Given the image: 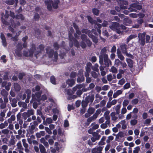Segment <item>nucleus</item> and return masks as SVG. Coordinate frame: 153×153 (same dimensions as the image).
Listing matches in <instances>:
<instances>
[{"label":"nucleus","mask_w":153,"mask_h":153,"mask_svg":"<svg viewBox=\"0 0 153 153\" xmlns=\"http://www.w3.org/2000/svg\"><path fill=\"white\" fill-rule=\"evenodd\" d=\"M142 8V5L137 3L131 4L129 5V7L128 8V10H125L123 13L126 15H128L130 12H136L137 10H140Z\"/></svg>","instance_id":"nucleus-2"},{"label":"nucleus","mask_w":153,"mask_h":153,"mask_svg":"<svg viewBox=\"0 0 153 153\" xmlns=\"http://www.w3.org/2000/svg\"><path fill=\"white\" fill-rule=\"evenodd\" d=\"M17 148L18 149L20 150H23V148L22 147V146L21 143V142H19L17 144Z\"/></svg>","instance_id":"nucleus-55"},{"label":"nucleus","mask_w":153,"mask_h":153,"mask_svg":"<svg viewBox=\"0 0 153 153\" xmlns=\"http://www.w3.org/2000/svg\"><path fill=\"white\" fill-rule=\"evenodd\" d=\"M17 100L15 98L13 99L12 100L11 103L12 106L13 107H16L17 106Z\"/></svg>","instance_id":"nucleus-29"},{"label":"nucleus","mask_w":153,"mask_h":153,"mask_svg":"<svg viewBox=\"0 0 153 153\" xmlns=\"http://www.w3.org/2000/svg\"><path fill=\"white\" fill-rule=\"evenodd\" d=\"M126 61L128 67L131 68H132L133 67V61L130 59L127 58L126 59Z\"/></svg>","instance_id":"nucleus-22"},{"label":"nucleus","mask_w":153,"mask_h":153,"mask_svg":"<svg viewBox=\"0 0 153 153\" xmlns=\"http://www.w3.org/2000/svg\"><path fill=\"white\" fill-rule=\"evenodd\" d=\"M35 33L37 35H39L41 34V30L39 29H37L34 30Z\"/></svg>","instance_id":"nucleus-64"},{"label":"nucleus","mask_w":153,"mask_h":153,"mask_svg":"<svg viewBox=\"0 0 153 153\" xmlns=\"http://www.w3.org/2000/svg\"><path fill=\"white\" fill-rule=\"evenodd\" d=\"M53 46L54 49L56 51L58 50L60 48V45L56 42L53 43Z\"/></svg>","instance_id":"nucleus-30"},{"label":"nucleus","mask_w":153,"mask_h":153,"mask_svg":"<svg viewBox=\"0 0 153 153\" xmlns=\"http://www.w3.org/2000/svg\"><path fill=\"white\" fill-rule=\"evenodd\" d=\"M15 53L17 56L19 57H21L22 54L21 53V50L16 49L15 50Z\"/></svg>","instance_id":"nucleus-32"},{"label":"nucleus","mask_w":153,"mask_h":153,"mask_svg":"<svg viewBox=\"0 0 153 153\" xmlns=\"http://www.w3.org/2000/svg\"><path fill=\"white\" fill-rule=\"evenodd\" d=\"M119 23L115 22L113 23L111 25H110L109 27L113 31H116L117 33L122 34L123 31H121L119 30Z\"/></svg>","instance_id":"nucleus-5"},{"label":"nucleus","mask_w":153,"mask_h":153,"mask_svg":"<svg viewBox=\"0 0 153 153\" xmlns=\"http://www.w3.org/2000/svg\"><path fill=\"white\" fill-rule=\"evenodd\" d=\"M40 18V16L39 14L37 13H36L35 14L34 17V19L36 21H38Z\"/></svg>","instance_id":"nucleus-42"},{"label":"nucleus","mask_w":153,"mask_h":153,"mask_svg":"<svg viewBox=\"0 0 153 153\" xmlns=\"http://www.w3.org/2000/svg\"><path fill=\"white\" fill-rule=\"evenodd\" d=\"M25 76V74L24 73H19L18 75V78L20 80H22Z\"/></svg>","instance_id":"nucleus-44"},{"label":"nucleus","mask_w":153,"mask_h":153,"mask_svg":"<svg viewBox=\"0 0 153 153\" xmlns=\"http://www.w3.org/2000/svg\"><path fill=\"white\" fill-rule=\"evenodd\" d=\"M41 88L40 86L39 85H36L35 87V90L33 89L32 91L33 92H34L35 91H39L40 90Z\"/></svg>","instance_id":"nucleus-47"},{"label":"nucleus","mask_w":153,"mask_h":153,"mask_svg":"<svg viewBox=\"0 0 153 153\" xmlns=\"http://www.w3.org/2000/svg\"><path fill=\"white\" fill-rule=\"evenodd\" d=\"M9 73L8 72H5L4 73V75L3 76V79L5 81L9 79L8 77Z\"/></svg>","instance_id":"nucleus-39"},{"label":"nucleus","mask_w":153,"mask_h":153,"mask_svg":"<svg viewBox=\"0 0 153 153\" xmlns=\"http://www.w3.org/2000/svg\"><path fill=\"white\" fill-rule=\"evenodd\" d=\"M88 20V22L91 24H95L96 25L97 24V22L95 20H94L93 18L90 16H87Z\"/></svg>","instance_id":"nucleus-23"},{"label":"nucleus","mask_w":153,"mask_h":153,"mask_svg":"<svg viewBox=\"0 0 153 153\" xmlns=\"http://www.w3.org/2000/svg\"><path fill=\"white\" fill-rule=\"evenodd\" d=\"M16 18L17 19H20L22 20H23L25 19V17L22 14H17L16 16Z\"/></svg>","instance_id":"nucleus-31"},{"label":"nucleus","mask_w":153,"mask_h":153,"mask_svg":"<svg viewBox=\"0 0 153 153\" xmlns=\"http://www.w3.org/2000/svg\"><path fill=\"white\" fill-rule=\"evenodd\" d=\"M132 23V21L129 18H125L123 22V24L126 26H128Z\"/></svg>","instance_id":"nucleus-21"},{"label":"nucleus","mask_w":153,"mask_h":153,"mask_svg":"<svg viewBox=\"0 0 153 153\" xmlns=\"http://www.w3.org/2000/svg\"><path fill=\"white\" fill-rule=\"evenodd\" d=\"M130 87V83L127 82L123 86L124 89H127L129 88Z\"/></svg>","instance_id":"nucleus-60"},{"label":"nucleus","mask_w":153,"mask_h":153,"mask_svg":"<svg viewBox=\"0 0 153 153\" xmlns=\"http://www.w3.org/2000/svg\"><path fill=\"white\" fill-rule=\"evenodd\" d=\"M1 21L3 24L6 25H8L9 24V23L4 19L2 17L1 18Z\"/></svg>","instance_id":"nucleus-59"},{"label":"nucleus","mask_w":153,"mask_h":153,"mask_svg":"<svg viewBox=\"0 0 153 153\" xmlns=\"http://www.w3.org/2000/svg\"><path fill=\"white\" fill-rule=\"evenodd\" d=\"M129 103V101L127 100H125L123 103V105L124 107H126Z\"/></svg>","instance_id":"nucleus-53"},{"label":"nucleus","mask_w":153,"mask_h":153,"mask_svg":"<svg viewBox=\"0 0 153 153\" xmlns=\"http://www.w3.org/2000/svg\"><path fill=\"white\" fill-rule=\"evenodd\" d=\"M90 30H88V29H83L82 30L81 32L82 33H85L87 34L88 32H90Z\"/></svg>","instance_id":"nucleus-49"},{"label":"nucleus","mask_w":153,"mask_h":153,"mask_svg":"<svg viewBox=\"0 0 153 153\" xmlns=\"http://www.w3.org/2000/svg\"><path fill=\"white\" fill-rule=\"evenodd\" d=\"M120 47L121 48V50L122 51V52L124 54L125 53H127V46L126 44H123L121 45Z\"/></svg>","instance_id":"nucleus-16"},{"label":"nucleus","mask_w":153,"mask_h":153,"mask_svg":"<svg viewBox=\"0 0 153 153\" xmlns=\"http://www.w3.org/2000/svg\"><path fill=\"white\" fill-rule=\"evenodd\" d=\"M39 148L41 153H44L46 151L45 148L42 144H39Z\"/></svg>","instance_id":"nucleus-25"},{"label":"nucleus","mask_w":153,"mask_h":153,"mask_svg":"<svg viewBox=\"0 0 153 153\" xmlns=\"http://www.w3.org/2000/svg\"><path fill=\"white\" fill-rule=\"evenodd\" d=\"M106 113H107V112H105L104 113V116L106 120H110V116H109V113H108L107 114H106Z\"/></svg>","instance_id":"nucleus-61"},{"label":"nucleus","mask_w":153,"mask_h":153,"mask_svg":"<svg viewBox=\"0 0 153 153\" xmlns=\"http://www.w3.org/2000/svg\"><path fill=\"white\" fill-rule=\"evenodd\" d=\"M94 27L95 29H93L91 30L92 32L95 35L97 36V32L99 34H100L101 33V31L100 30L102 27V25L98 23L94 26Z\"/></svg>","instance_id":"nucleus-7"},{"label":"nucleus","mask_w":153,"mask_h":153,"mask_svg":"<svg viewBox=\"0 0 153 153\" xmlns=\"http://www.w3.org/2000/svg\"><path fill=\"white\" fill-rule=\"evenodd\" d=\"M22 142L23 145L25 148H28V145L26 143V140L25 139H23L22 140Z\"/></svg>","instance_id":"nucleus-56"},{"label":"nucleus","mask_w":153,"mask_h":153,"mask_svg":"<svg viewBox=\"0 0 153 153\" xmlns=\"http://www.w3.org/2000/svg\"><path fill=\"white\" fill-rule=\"evenodd\" d=\"M95 97L97 99H99L97 100V102H99L100 100L102 99V97H101L100 95L99 94H97L95 96Z\"/></svg>","instance_id":"nucleus-57"},{"label":"nucleus","mask_w":153,"mask_h":153,"mask_svg":"<svg viewBox=\"0 0 153 153\" xmlns=\"http://www.w3.org/2000/svg\"><path fill=\"white\" fill-rule=\"evenodd\" d=\"M103 58V62L101 63L100 62V59H99V63L100 65H102L103 64L104 62V68L109 67L110 66L112 65L111 61L108 58V56L104 57V58Z\"/></svg>","instance_id":"nucleus-6"},{"label":"nucleus","mask_w":153,"mask_h":153,"mask_svg":"<svg viewBox=\"0 0 153 153\" xmlns=\"http://www.w3.org/2000/svg\"><path fill=\"white\" fill-rule=\"evenodd\" d=\"M15 2L16 4H17L18 1V0H7L5 1V3L7 4L12 5L14 4Z\"/></svg>","instance_id":"nucleus-20"},{"label":"nucleus","mask_w":153,"mask_h":153,"mask_svg":"<svg viewBox=\"0 0 153 153\" xmlns=\"http://www.w3.org/2000/svg\"><path fill=\"white\" fill-rule=\"evenodd\" d=\"M51 82L53 84H56V79L53 76H52L50 77V79Z\"/></svg>","instance_id":"nucleus-38"},{"label":"nucleus","mask_w":153,"mask_h":153,"mask_svg":"<svg viewBox=\"0 0 153 153\" xmlns=\"http://www.w3.org/2000/svg\"><path fill=\"white\" fill-rule=\"evenodd\" d=\"M118 4H120L119 6L120 7L121 10H126L127 9L126 5L128 4V1H126L121 0H117Z\"/></svg>","instance_id":"nucleus-12"},{"label":"nucleus","mask_w":153,"mask_h":153,"mask_svg":"<svg viewBox=\"0 0 153 153\" xmlns=\"http://www.w3.org/2000/svg\"><path fill=\"white\" fill-rule=\"evenodd\" d=\"M121 62L120 61L119 59H117L115 60V64L116 66L118 67L120 65Z\"/></svg>","instance_id":"nucleus-52"},{"label":"nucleus","mask_w":153,"mask_h":153,"mask_svg":"<svg viewBox=\"0 0 153 153\" xmlns=\"http://www.w3.org/2000/svg\"><path fill=\"white\" fill-rule=\"evenodd\" d=\"M36 51V48L35 45L32 44L31 45V48L28 51H23V56L26 57H32L33 56V53Z\"/></svg>","instance_id":"nucleus-4"},{"label":"nucleus","mask_w":153,"mask_h":153,"mask_svg":"<svg viewBox=\"0 0 153 153\" xmlns=\"http://www.w3.org/2000/svg\"><path fill=\"white\" fill-rule=\"evenodd\" d=\"M109 71L114 73H117V69L114 66L111 67V69L109 70Z\"/></svg>","instance_id":"nucleus-35"},{"label":"nucleus","mask_w":153,"mask_h":153,"mask_svg":"<svg viewBox=\"0 0 153 153\" xmlns=\"http://www.w3.org/2000/svg\"><path fill=\"white\" fill-rule=\"evenodd\" d=\"M121 104H118L115 107V110L116 111V113L117 114H119L120 113V109L121 107Z\"/></svg>","instance_id":"nucleus-26"},{"label":"nucleus","mask_w":153,"mask_h":153,"mask_svg":"<svg viewBox=\"0 0 153 153\" xmlns=\"http://www.w3.org/2000/svg\"><path fill=\"white\" fill-rule=\"evenodd\" d=\"M66 83L70 87L72 86L75 84V81L73 79H68L66 81Z\"/></svg>","instance_id":"nucleus-19"},{"label":"nucleus","mask_w":153,"mask_h":153,"mask_svg":"<svg viewBox=\"0 0 153 153\" xmlns=\"http://www.w3.org/2000/svg\"><path fill=\"white\" fill-rule=\"evenodd\" d=\"M88 103L85 100L82 101V106L83 108H85L88 105Z\"/></svg>","instance_id":"nucleus-45"},{"label":"nucleus","mask_w":153,"mask_h":153,"mask_svg":"<svg viewBox=\"0 0 153 153\" xmlns=\"http://www.w3.org/2000/svg\"><path fill=\"white\" fill-rule=\"evenodd\" d=\"M140 150V148L139 146H137L134 148V149L133 150V153H138L139 151Z\"/></svg>","instance_id":"nucleus-62"},{"label":"nucleus","mask_w":153,"mask_h":153,"mask_svg":"<svg viewBox=\"0 0 153 153\" xmlns=\"http://www.w3.org/2000/svg\"><path fill=\"white\" fill-rule=\"evenodd\" d=\"M96 71H92L91 72V74L92 77L95 79L97 78L99 74L97 73Z\"/></svg>","instance_id":"nucleus-37"},{"label":"nucleus","mask_w":153,"mask_h":153,"mask_svg":"<svg viewBox=\"0 0 153 153\" xmlns=\"http://www.w3.org/2000/svg\"><path fill=\"white\" fill-rule=\"evenodd\" d=\"M75 107L73 105L68 104V111H70L72 110H74Z\"/></svg>","instance_id":"nucleus-46"},{"label":"nucleus","mask_w":153,"mask_h":153,"mask_svg":"<svg viewBox=\"0 0 153 153\" xmlns=\"http://www.w3.org/2000/svg\"><path fill=\"white\" fill-rule=\"evenodd\" d=\"M45 129L46 131L49 134H51L52 133L51 130L48 127H45Z\"/></svg>","instance_id":"nucleus-63"},{"label":"nucleus","mask_w":153,"mask_h":153,"mask_svg":"<svg viewBox=\"0 0 153 153\" xmlns=\"http://www.w3.org/2000/svg\"><path fill=\"white\" fill-rule=\"evenodd\" d=\"M45 3L47 6L48 10L51 11L52 7L54 9H57L58 8V5L60 3L59 0H55L53 1L52 0H45Z\"/></svg>","instance_id":"nucleus-1"},{"label":"nucleus","mask_w":153,"mask_h":153,"mask_svg":"<svg viewBox=\"0 0 153 153\" xmlns=\"http://www.w3.org/2000/svg\"><path fill=\"white\" fill-rule=\"evenodd\" d=\"M107 51L106 47H104L101 50L100 55L99 56V59H100V62L101 63L103 62V58L108 56V54L106 53Z\"/></svg>","instance_id":"nucleus-10"},{"label":"nucleus","mask_w":153,"mask_h":153,"mask_svg":"<svg viewBox=\"0 0 153 153\" xmlns=\"http://www.w3.org/2000/svg\"><path fill=\"white\" fill-rule=\"evenodd\" d=\"M23 45H22V44L21 42L18 43L17 44V45L16 46V49L22 50L23 49L22 47Z\"/></svg>","instance_id":"nucleus-43"},{"label":"nucleus","mask_w":153,"mask_h":153,"mask_svg":"<svg viewBox=\"0 0 153 153\" xmlns=\"http://www.w3.org/2000/svg\"><path fill=\"white\" fill-rule=\"evenodd\" d=\"M46 53L48 55V57L50 58H51L54 53V51L53 49H51L50 46H47L46 48Z\"/></svg>","instance_id":"nucleus-13"},{"label":"nucleus","mask_w":153,"mask_h":153,"mask_svg":"<svg viewBox=\"0 0 153 153\" xmlns=\"http://www.w3.org/2000/svg\"><path fill=\"white\" fill-rule=\"evenodd\" d=\"M146 35V33L144 32L142 33H139L138 37L139 40L140 41V44L142 46L145 44V39Z\"/></svg>","instance_id":"nucleus-11"},{"label":"nucleus","mask_w":153,"mask_h":153,"mask_svg":"<svg viewBox=\"0 0 153 153\" xmlns=\"http://www.w3.org/2000/svg\"><path fill=\"white\" fill-rule=\"evenodd\" d=\"M93 136L95 137L97 140H99L101 137V136L96 132H94L93 133Z\"/></svg>","instance_id":"nucleus-34"},{"label":"nucleus","mask_w":153,"mask_h":153,"mask_svg":"<svg viewBox=\"0 0 153 153\" xmlns=\"http://www.w3.org/2000/svg\"><path fill=\"white\" fill-rule=\"evenodd\" d=\"M14 88L15 90L17 91H19L20 89L21 88L20 85L17 83H16L14 84Z\"/></svg>","instance_id":"nucleus-33"},{"label":"nucleus","mask_w":153,"mask_h":153,"mask_svg":"<svg viewBox=\"0 0 153 153\" xmlns=\"http://www.w3.org/2000/svg\"><path fill=\"white\" fill-rule=\"evenodd\" d=\"M77 82L78 83H81L82 82H84L85 81V78L83 75L80 77H78L77 78Z\"/></svg>","instance_id":"nucleus-28"},{"label":"nucleus","mask_w":153,"mask_h":153,"mask_svg":"<svg viewBox=\"0 0 153 153\" xmlns=\"http://www.w3.org/2000/svg\"><path fill=\"white\" fill-rule=\"evenodd\" d=\"M1 93L2 95L4 97H7L8 94L7 92L4 89L1 90Z\"/></svg>","instance_id":"nucleus-40"},{"label":"nucleus","mask_w":153,"mask_h":153,"mask_svg":"<svg viewBox=\"0 0 153 153\" xmlns=\"http://www.w3.org/2000/svg\"><path fill=\"white\" fill-rule=\"evenodd\" d=\"M34 114V110L33 109H31L28 110L27 112H25L23 113V116H26L28 117L31 115H33Z\"/></svg>","instance_id":"nucleus-17"},{"label":"nucleus","mask_w":153,"mask_h":153,"mask_svg":"<svg viewBox=\"0 0 153 153\" xmlns=\"http://www.w3.org/2000/svg\"><path fill=\"white\" fill-rule=\"evenodd\" d=\"M95 111V109L94 108L89 107L88 110L87 112L90 114L92 115L94 112Z\"/></svg>","instance_id":"nucleus-27"},{"label":"nucleus","mask_w":153,"mask_h":153,"mask_svg":"<svg viewBox=\"0 0 153 153\" xmlns=\"http://www.w3.org/2000/svg\"><path fill=\"white\" fill-rule=\"evenodd\" d=\"M68 40L69 41V44L70 48H72L74 45L77 48H79L80 45L79 42L72 36L70 32L68 33Z\"/></svg>","instance_id":"nucleus-3"},{"label":"nucleus","mask_w":153,"mask_h":153,"mask_svg":"<svg viewBox=\"0 0 153 153\" xmlns=\"http://www.w3.org/2000/svg\"><path fill=\"white\" fill-rule=\"evenodd\" d=\"M76 76V73L75 72L72 71L71 73L70 77L71 78H74Z\"/></svg>","instance_id":"nucleus-48"},{"label":"nucleus","mask_w":153,"mask_h":153,"mask_svg":"<svg viewBox=\"0 0 153 153\" xmlns=\"http://www.w3.org/2000/svg\"><path fill=\"white\" fill-rule=\"evenodd\" d=\"M91 39H92L93 42H94L95 43H97L98 42V39L97 38L94 36H93Z\"/></svg>","instance_id":"nucleus-54"},{"label":"nucleus","mask_w":153,"mask_h":153,"mask_svg":"<svg viewBox=\"0 0 153 153\" xmlns=\"http://www.w3.org/2000/svg\"><path fill=\"white\" fill-rule=\"evenodd\" d=\"M53 55H54V57L53 61L55 62H57L58 58V53L57 51H55Z\"/></svg>","instance_id":"nucleus-36"},{"label":"nucleus","mask_w":153,"mask_h":153,"mask_svg":"<svg viewBox=\"0 0 153 153\" xmlns=\"http://www.w3.org/2000/svg\"><path fill=\"white\" fill-rule=\"evenodd\" d=\"M67 93L68 95H72L74 93L73 90L70 89H68L67 90Z\"/></svg>","instance_id":"nucleus-58"},{"label":"nucleus","mask_w":153,"mask_h":153,"mask_svg":"<svg viewBox=\"0 0 153 153\" xmlns=\"http://www.w3.org/2000/svg\"><path fill=\"white\" fill-rule=\"evenodd\" d=\"M137 123V121L136 120H131L130 122L131 125L132 126H134Z\"/></svg>","instance_id":"nucleus-51"},{"label":"nucleus","mask_w":153,"mask_h":153,"mask_svg":"<svg viewBox=\"0 0 153 153\" xmlns=\"http://www.w3.org/2000/svg\"><path fill=\"white\" fill-rule=\"evenodd\" d=\"M39 48H37V49L38 48L39 49V51H36V53L35 54V56L36 57H37V55L41 52L42 51H43L44 50L45 46L43 44H40L39 45Z\"/></svg>","instance_id":"nucleus-15"},{"label":"nucleus","mask_w":153,"mask_h":153,"mask_svg":"<svg viewBox=\"0 0 153 153\" xmlns=\"http://www.w3.org/2000/svg\"><path fill=\"white\" fill-rule=\"evenodd\" d=\"M126 81L125 79L123 78L119 81L118 84L122 85Z\"/></svg>","instance_id":"nucleus-50"},{"label":"nucleus","mask_w":153,"mask_h":153,"mask_svg":"<svg viewBox=\"0 0 153 153\" xmlns=\"http://www.w3.org/2000/svg\"><path fill=\"white\" fill-rule=\"evenodd\" d=\"M28 39V37L27 36H25V37L22 38V41L24 42L22 44L23 47L24 48H26L27 47V41Z\"/></svg>","instance_id":"nucleus-18"},{"label":"nucleus","mask_w":153,"mask_h":153,"mask_svg":"<svg viewBox=\"0 0 153 153\" xmlns=\"http://www.w3.org/2000/svg\"><path fill=\"white\" fill-rule=\"evenodd\" d=\"M81 39L82 41H84L86 42L88 47H89L91 46L92 42L89 39V38H88L87 36L85 34H81Z\"/></svg>","instance_id":"nucleus-9"},{"label":"nucleus","mask_w":153,"mask_h":153,"mask_svg":"<svg viewBox=\"0 0 153 153\" xmlns=\"http://www.w3.org/2000/svg\"><path fill=\"white\" fill-rule=\"evenodd\" d=\"M1 83V86L2 87H5V89L7 91H9L11 86V83L10 82H7L6 81L3 82V79L0 77V84Z\"/></svg>","instance_id":"nucleus-8"},{"label":"nucleus","mask_w":153,"mask_h":153,"mask_svg":"<svg viewBox=\"0 0 153 153\" xmlns=\"http://www.w3.org/2000/svg\"><path fill=\"white\" fill-rule=\"evenodd\" d=\"M93 14L96 16H98L99 14V10L97 8H94L92 10Z\"/></svg>","instance_id":"nucleus-24"},{"label":"nucleus","mask_w":153,"mask_h":153,"mask_svg":"<svg viewBox=\"0 0 153 153\" xmlns=\"http://www.w3.org/2000/svg\"><path fill=\"white\" fill-rule=\"evenodd\" d=\"M0 38L2 40V43L4 47H6L7 43L5 37L3 33H1L0 35Z\"/></svg>","instance_id":"nucleus-14"},{"label":"nucleus","mask_w":153,"mask_h":153,"mask_svg":"<svg viewBox=\"0 0 153 153\" xmlns=\"http://www.w3.org/2000/svg\"><path fill=\"white\" fill-rule=\"evenodd\" d=\"M85 42V41H82L80 43V45L83 49L85 48L87 46V45Z\"/></svg>","instance_id":"nucleus-41"}]
</instances>
